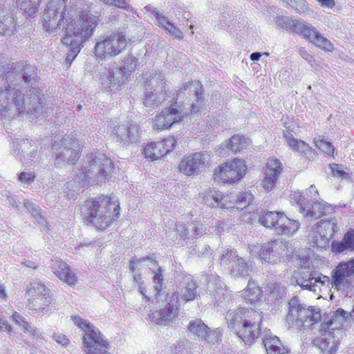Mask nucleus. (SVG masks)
Returning <instances> with one entry per match:
<instances>
[{"label": "nucleus", "instance_id": "obj_1", "mask_svg": "<svg viewBox=\"0 0 354 354\" xmlns=\"http://www.w3.org/2000/svg\"><path fill=\"white\" fill-rule=\"evenodd\" d=\"M69 0H50L44 14L42 26L46 32L57 28L62 31L61 41L69 46L66 62L71 66L84 44L93 36L101 21V15L93 12L87 4L78 8L68 5Z\"/></svg>", "mask_w": 354, "mask_h": 354}, {"label": "nucleus", "instance_id": "obj_2", "mask_svg": "<svg viewBox=\"0 0 354 354\" xmlns=\"http://www.w3.org/2000/svg\"><path fill=\"white\" fill-rule=\"evenodd\" d=\"M120 210V202L113 194H100L86 200L81 214L85 223L104 230L118 219Z\"/></svg>", "mask_w": 354, "mask_h": 354}, {"label": "nucleus", "instance_id": "obj_3", "mask_svg": "<svg viewBox=\"0 0 354 354\" xmlns=\"http://www.w3.org/2000/svg\"><path fill=\"white\" fill-rule=\"evenodd\" d=\"M262 318L258 311L243 307L228 311L226 315L228 327L248 344L253 343L259 337Z\"/></svg>", "mask_w": 354, "mask_h": 354}, {"label": "nucleus", "instance_id": "obj_4", "mask_svg": "<svg viewBox=\"0 0 354 354\" xmlns=\"http://www.w3.org/2000/svg\"><path fill=\"white\" fill-rule=\"evenodd\" d=\"M71 319L77 327L84 332L82 339L85 354H109L108 353L109 346L108 342L90 322L82 319L78 315L71 316Z\"/></svg>", "mask_w": 354, "mask_h": 354}, {"label": "nucleus", "instance_id": "obj_5", "mask_svg": "<svg viewBox=\"0 0 354 354\" xmlns=\"http://www.w3.org/2000/svg\"><path fill=\"white\" fill-rule=\"evenodd\" d=\"M127 43L124 31H113L95 43L93 55L98 60L115 57L126 48Z\"/></svg>", "mask_w": 354, "mask_h": 354}, {"label": "nucleus", "instance_id": "obj_6", "mask_svg": "<svg viewBox=\"0 0 354 354\" xmlns=\"http://www.w3.org/2000/svg\"><path fill=\"white\" fill-rule=\"evenodd\" d=\"M253 195L250 191L241 192L238 195L232 194L223 195L216 191H211L204 197L205 203L209 206L222 209H243L253 202Z\"/></svg>", "mask_w": 354, "mask_h": 354}, {"label": "nucleus", "instance_id": "obj_7", "mask_svg": "<svg viewBox=\"0 0 354 354\" xmlns=\"http://www.w3.org/2000/svg\"><path fill=\"white\" fill-rule=\"evenodd\" d=\"M260 224L274 230L277 234L290 236L299 228V221L288 218L283 212H263L259 218Z\"/></svg>", "mask_w": 354, "mask_h": 354}, {"label": "nucleus", "instance_id": "obj_8", "mask_svg": "<svg viewBox=\"0 0 354 354\" xmlns=\"http://www.w3.org/2000/svg\"><path fill=\"white\" fill-rule=\"evenodd\" d=\"M248 167L242 158H235L216 167L213 173L215 182L233 185L240 181L247 174Z\"/></svg>", "mask_w": 354, "mask_h": 354}, {"label": "nucleus", "instance_id": "obj_9", "mask_svg": "<svg viewBox=\"0 0 354 354\" xmlns=\"http://www.w3.org/2000/svg\"><path fill=\"white\" fill-rule=\"evenodd\" d=\"M320 319L321 312L318 308L295 304L290 305L286 320L290 327L301 330L315 325Z\"/></svg>", "mask_w": 354, "mask_h": 354}, {"label": "nucleus", "instance_id": "obj_10", "mask_svg": "<svg viewBox=\"0 0 354 354\" xmlns=\"http://www.w3.org/2000/svg\"><path fill=\"white\" fill-rule=\"evenodd\" d=\"M88 167L80 174V178L85 182H91L95 177L97 180L106 178L114 172L115 165L111 159L105 153L93 152L88 158Z\"/></svg>", "mask_w": 354, "mask_h": 354}, {"label": "nucleus", "instance_id": "obj_11", "mask_svg": "<svg viewBox=\"0 0 354 354\" xmlns=\"http://www.w3.org/2000/svg\"><path fill=\"white\" fill-rule=\"evenodd\" d=\"M153 86L155 92L147 91L143 98V104L147 107L154 108L161 104L167 97V86L164 75L160 72L146 73L145 86Z\"/></svg>", "mask_w": 354, "mask_h": 354}, {"label": "nucleus", "instance_id": "obj_12", "mask_svg": "<svg viewBox=\"0 0 354 354\" xmlns=\"http://www.w3.org/2000/svg\"><path fill=\"white\" fill-rule=\"evenodd\" d=\"M177 146V139L169 136L160 141L150 142L142 145V153L149 161H155L161 159L170 152L173 151Z\"/></svg>", "mask_w": 354, "mask_h": 354}, {"label": "nucleus", "instance_id": "obj_13", "mask_svg": "<svg viewBox=\"0 0 354 354\" xmlns=\"http://www.w3.org/2000/svg\"><path fill=\"white\" fill-rule=\"evenodd\" d=\"M178 107L177 99H174L169 106L165 107L153 119V128L159 131L166 130L174 124L183 121L185 115Z\"/></svg>", "mask_w": 354, "mask_h": 354}, {"label": "nucleus", "instance_id": "obj_14", "mask_svg": "<svg viewBox=\"0 0 354 354\" xmlns=\"http://www.w3.org/2000/svg\"><path fill=\"white\" fill-rule=\"evenodd\" d=\"M353 274L354 259L340 262L332 272V286L337 290L348 289L351 286V277Z\"/></svg>", "mask_w": 354, "mask_h": 354}, {"label": "nucleus", "instance_id": "obj_15", "mask_svg": "<svg viewBox=\"0 0 354 354\" xmlns=\"http://www.w3.org/2000/svg\"><path fill=\"white\" fill-rule=\"evenodd\" d=\"M210 155L206 152H194L185 156L178 169L185 175L191 176L209 164Z\"/></svg>", "mask_w": 354, "mask_h": 354}, {"label": "nucleus", "instance_id": "obj_16", "mask_svg": "<svg viewBox=\"0 0 354 354\" xmlns=\"http://www.w3.org/2000/svg\"><path fill=\"white\" fill-rule=\"evenodd\" d=\"M297 203L299 205V212L304 216L312 220H317L326 214L328 207L326 204L319 201L310 203L301 194L296 198Z\"/></svg>", "mask_w": 354, "mask_h": 354}, {"label": "nucleus", "instance_id": "obj_17", "mask_svg": "<svg viewBox=\"0 0 354 354\" xmlns=\"http://www.w3.org/2000/svg\"><path fill=\"white\" fill-rule=\"evenodd\" d=\"M281 242L271 240L263 243L259 252V258L266 263L274 264L281 261V251L283 250Z\"/></svg>", "mask_w": 354, "mask_h": 354}, {"label": "nucleus", "instance_id": "obj_18", "mask_svg": "<svg viewBox=\"0 0 354 354\" xmlns=\"http://www.w3.org/2000/svg\"><path fill=\"white\" fill-rule=\"evenodd\" d=\"M11 320L17 325L21 330L30 339H35L40 337V333L36 326L28 322L19 313L13 311L10 316Z\"/></svg>", "mask_w": 354, "mask_h": 354}, {"label": "nucleus", "instance_id": "obj_19", "mask_svg": "<svg viewBox=\"0 0 354 354\" xmlns=\"http://www.w3.org/2000/svg\"><path fill=\"white\" fill-rule=\"evenodd\" d=\"M53 295L51 292H49L46 295H42L39 297H35L33 299L28 300L27 306L30 310L37 313H44L50 309V306L53 303Z\"/></svg>", "mask_w": 354, "mask_h": 354}, {"label": "nucleus", "instance_id": "obj_20", "mask_svg": "<svg viewBox=\"0 0 354 354\" xmlns=\"http://www.w3.org/2000/svg\"><path fill=\"white\" fill-rule=\"evenodd\" d=\"M250 145V140L243 135L234 134L226 142V148L236 154L246 149Z\"/></svg>", "mask_w": 354, "mask_h": 354}, {"label": "nucleus", "instance_id": "obj_21", "mask_svg": "<svg viewBox=\"0 0 354 354\" xmlns=\"http://www.w3.org/2000/svg\"><path fill=\"white\" fill-rule=\"evenodd\" d=\"M243 299L250 304L260 301L263 297V290L254 281H249L246 288L242 293Z\"/></svg>", "mask_w": 354, "mask_h": 354}, {"label": "nucleus", "instance_id": "obj_22", "mask_svg": "<svg viewBox=\"0 0 354 354\" xmlns=\"http://www.w3.org/2000/svg\"><path fill=\"white\" fill-rule=\"evenodd\" d=\"M290 28L293 32L303 35L304 37L308 39H310L312 37L315 39L316 35L319 33L316 28L313 27L311 25L304 24L297 20H293L292 21V24H290Z\"/></svg>", "mask_w": 354, "mask_h": 354}, {"label": "nucleus", "instance_id": "obj_23", "mask_svg": "<svg viewBox=\"0 0 354 354\" xmlns=\"http://www.w3.org/2000/svg\"><path fill=\"white\" fill-rule=\"evenodd\" d=\"M188 330L201 340H207L210 332L207 326L201 319L190 322L188 325Z\"/></svg>", "mask_w": 354, "mask_h": 354}, {"label": "nucleus", "instance_id": "obj_24", "mask_svg": "<svg viewBox=\"0 0 354 354\" xmlns=\"http://www.w3.org/2000/svg\"><path fill=\"white\" fill-rule=\"evenodd\" d=\"M50 292L46 286L39 281H33L30 283L26 292L27 300L33 299L42 295H46Z\"/></svg>", "mask_w": 354, "mask_h": 354}, {"label": "nucleus", "instance_id": "obj_25", "mask_svg": "<svg viewBox=\"0 0 354 354\" xmlns=\"http://www.w3.org/2000/svg\"><path fill=\"white\" fill-rule=\"evenodd\" d=\"M283 136L290 148L296 152L306 153L312 149L308 143L302 140L295 138L291 133H284Z\"/></svg>", "mask_w": 354, "mask_h": 354}, {"label": "nucleus", "instance_id": "obj_26", "mask_svg": "<svg viewBox=\"0 0 354 354\" xmlns=\"http://www.w3.org/2000/svg\"><path fill=\"white\" fill-rule=\"evenodd\" d=\"M267 354H283L285 348L277 336H268L263 340Z\"/></svg>", "mask_w": 354, "mask_h": 354}, {"label": "nucleus", "instance_id": "obj_27", "mask_svg": "<svg viewBox=\"0 0 354 354\" xmlns=\"http://www.w3.org/2000/svg\"><path fill=\"white\" fill-rule=\"evenodd\" d=\"M138 61L137 59L129 56L126 57L122 66L120 67V70L122 73V82L118 81V84H124L126 80H127L128 77L136 69Z\"/></svg>", "mask_w": 354, "mask_h": 354}, {"label": "nucleus", "instance_id": "obj_28", "mask_svg": "<svg viewBox=\"0 0 354 354\" xmlns=\"http://www.w3.org/2000/svg\"><path fill=\"white\" fill-rule=\"evenodd\" d=\"M315 146L326 156L334 157L336 153V149L333 145L324 138V136H319L314 140Z\"/></svg>", "mask_w": 354, "mask_h": 354}, {"label": "nucleus", "instance_id": "obj_29", "mask_svg": "<svg viewBox=\"0 0 354 354\" xmlns=\"http://www.w3.org/2000/svg\"><path fill=\"white\" fill-rule=\"evenodd\" d=\"M178 315V308L172 302H167L165 306L158 312V319L159 322L171 321L176 317Z\"/></svg>", "mask_w": 354, "mask_h": 354}, {"label": "nucleus", "instance_id": "obj_30", "mask_svg": "<svg viewBox=\"0 0 354 354\" xmlns=\"http://www.w3.org/2000/svg\"><path fill=\"white\" fill-rule=\"evenodd\" d=\"M283 169L281 161L276 157H271L267 160L265 166V174L278 177Z\"/></svg>", "mask_w": 354, "mask_h": 354}, {"label": "nucleus", "instance_id": "obj_31", "mask_svg": "<svg viewBox=\"0 0 354 354\" xmlns=\"http://www.w3.org/2000/svg\"><path fill=\"white\" fill-rule=\"evenodd\" d=\"M52 270L54 274L61 281L66 274L71 270L70 266L62 260H57L52 266Z\"/></svg>", "mask_w": 354, "mask_h": 354}, {"label": "nucleus", "instance_id": "obj_32", "mask_svg": "<svg viewBox=\"0 0 354 354\" xmlns=\"http://www.w3.org/2000/svg\"><path fill=\"white\" fill-rule=\"evenodd\" d=\"M52 270L54 274L61 281L66 274L71 270L70 266L62 260H57L52 266Z\"/></svg>", "mask_w": 354, "mask_h": 354}, {"label": "nucleus", "instance_id": "obj_33", "mask_svg": "<svg viewBox=\"0 0 354 354\" xmlns=\"http://www.w3.org/2000/svg\"><path fill=\"white\" fill-rule=\"evenodd\" d=\"M297 281L302 287H310L315 285L316 282L324 283L325 281H321L320 278L312 277L309 272H305L301 274L300 277H297Z\"/></svg>", "mask_w": 354, "mask_h": 354}, {"label": "nucleus", "instance_id": "obj_34", "mask_svg": "<svg viewBox=\"0 0 354 354\" xmlns=\"http://www.w3.org/2000/svg\"><path fill=\"white\" fill-rule=\"evenodd\" d=\"M314 44L322 50L331 52L333 50V45L327 38L323 37L319 32L315 37Z\"/></svg>", "mask_w": 354, "mask_h": 354}, {"label": "nucleus", "instance_id": "obj_35", "mask_svg": "<svg viewBox=\"0 0 354 354\" xmlns=\"http://www.w3.org/2000/svg\"><path fill=\"white\" fill-rule=\"evenodd\" d=\"M196 288L197 286L195 283H188L185 288V291L183 294V298L186 301L194 300L196 297Z\"/></svg>", "mask_w": 354, "mask_h": 354}, {"label": "nucleus", "instance_id": "obj_36", "mask_svg": "<svg viewBox=\"0 0 354 354\" xmlns=\"http://www.w3.org/2000/svg\"><path fill=\"white\" fill-rule=\"evenodd\" d=\"M163 275H162V270L160 267L158 268L156 272H154V275L153 277V281L155 283L158 284V286L156 289L155 295L156 297L158 298L162 290V283H163Z\"/></svg>", "mask_w": 354, "mask_h": 354}, {"label": "nucleus", "instance_id": "obj_37", "mask_svg": "<svg viewBox=\"0 0 354 354\" xmlns=\"http://www.w3.org/2000/svg\"><path fill=\"white\" fill-rule=\"evenodd\" d=\"M277 178L275 176L265 174L261 181L262 187L268 192L271 191L276 186Z\"/></svg>", "mask_w": 354, "mask_h": 354}, {"label": "nucleus", "instance_id": "obj_38", "mask_svg": "<svg viewBox=\"0 0 354 354\" xmlns=\"http://www.w3.org/2000/svg\"><path fill=\"white\" fill-rule=\"evenodd\" d=\"M147 261H150L153 265H157L158 262L153 259L149 256L143 257L140 259H133L130 261L129 268L131 272H135L138 268V265H140L142 262H145Z\"/></svg>", "mask_w": 354, "mask_h": 354}, {"label": "nucleus", "instance_id": "obj_39", "mask_svg": "<svg viewBox=\"0 0 354 354\" xmlns=\"http://www.w3.org/2000/svg\"><path fill=\"white\" fill-rule=\"evenodd\" d=\"M329 168L333 176L340 178H348L349 175L343 169L341 165L336 163L329 164Z\"/></svg>", "mask_w": 354, "mask_h": 354}, {"label": "nucleus", "instance_id": "obj_40", "mask_svg": "<svg viewBox=\"0 0 354 354\" xmlns=\"http://www.w3.org/2000/svg\"><path fill=\"white\" fill-rule=\"evenodd\" d=\"M0 330L6 332L8 334L11 335L14 333V327L10 324L6 318L3 315L2 312L0 310Z\"/></svg>", "mask_w": 354, "mask_h": 354}, {"label": "nucleus", "instance_id": "obj_41", "mask_svg": "<svg viewBox=\"0 0 354 354\" xmlns=\"http://www.w3.org/2000/svg\"><path fill=\"white\" fill-rule=\"evenodd\" d=\"M138 127L136 124H131L128 127L127 139L131 142H135L138 137Z\"/></svg>", "mask_w": 354, "mask_h": 354}, {"label": "nucleus", "instance_id": "obj_42", "mask_svg": "<svg viewBox=\"0 0 354 354\" xmlns=\"http://www.w3.org/2000/svg\"><path fill=\"white\" fill-rule=\"evenodd\" d=\"M66 277L62 279V281L71 287L75 286L78 283V278L76 274L71 270L65 275Z\"/></svg>", "mask_w": 354, "mask_h": 354}, {"label": "nucleus", "instance_id": "obj_43", "mask_svg": "<svg viewBox=\"0 0 354 354\" xmlns=\"http://www.w3.org/2000/svg\"><path fill=\"white\" fill-rule=\"evenodd\" d=\"M157 25L159 27H162L167 31L174 28V24L170 22L165 16L156 14Z\"/></svg>", "mask_w": 354, "mask_h": 354}, {"label": "nucleus", "instance_id": "obj_44", "mask_svg": "<svg viewBox=\"0 0 354 354\" xmlns=\"http://www.w3.org/2000/svg\"><path fill=\"white\" fill-rule=\"evenodd\" d=\"M332 251L337 253H340L346 249H348V245L344 241V237L342 241H334L331 244Z\"/></svg>", "mask_w": 354, "mask_h": 354}, {"label": "nucleus", "instance_id": "obj_45", "mask_svg": "<svg viewBox=\"0 0 354 354\" xmlns=\"http://www.w3.org/2000/svg\"><path fill=\"white\" fill-rule=\"evenodd\" d=\"M344 241L348 245V249L354 250V230H350L344 234Z\"/></svg>", "mask_w": 354, "mask_h": 354}, {"label": "nucleus", "instance_id": "obj_46", "mask_svg": "<svg viewBox=\"0 0 354 354\" xmlns=\"http://www.w3.org/2000/svg\"><path fill=\"white\" fill-rule=\"evenodd\" d=\"M35 175L32 173H26V172H21L19 175V179L20 181L24 182L25 183H30L32 182L35 179Z\"/></svg>", "mask_w": 354, "mask_h": 354}, {"label": "nucleus", "instance_id": "obj_47", "mask_svg": "<svg viewBox=\"0 0 354 354\" xmlns=\"http://www.w3.org/2000/svg\"><path fill=\"white\" fill-rule=\"evenodd\" d=\"M54 339L57 343L61 344L64 346H66V345L69 344V343H70V341L67 338V337L63 334H58V335H54Z\"/></svg>", "mask_w": 354, "mask_h": 354}, {"label": "nucleus", "instance_id": "obj_48", "mask_svg": "<svg viewBox=\"0 0 354 354\" xmlns=\"http://www.w3.org/2000/svg\"><path fill=\"white\" fill-rule=\"evenodd\" d=\"M322 8H333L335 6V0H316Z\"/></svg>", "mask_w": 354, "mask_h": 354}, {"label": "nucleus", "instance_id": "obj_49", "mask_svg": "<svg viewBox=\"0 0 354 354\" xmlns=\"http://www.w3.org/2000/svg\"><path fill=\"white\" fill-rule=\"evenodd\" d=\"M299 54L304 59H305L309 63L313 62L314 60L313 55L308 53L305 48H301L299 49Z\"/></svg>", "mask_w": 354, "mask_h": 354}, {"label": "nucleus", "instance_id": "obj_50", "mask_svg": "<svg viewBox=\"0 0 354 354\" xmlns=\"http://www.w3.org/2000/svg\"><path fill=\"white\" fill-rule=\"evenodd\" d=\"M315 344L319 346V348L324 352L328 350V344H326V338H318L315 339Z\"/></svg>", "mask_w": 354, "mask_h": 354}, {"label": "nucleus", "instance_id": "obj_51", "mask_svg": "<svg viewBox=\"0 0 354 354\" xmlns=\"http://www.w3.org/2000/svg\"><path fill=\"white\" fill-rule=\"evenodd\" d=\"M112 6L122 9L127 10L129 8V4L126 0H113Z\"/></svg>", "mask_w": 354, "mask_h": 354}, {"label": "nucleus", "instance_id": "obj_52", "mask_svg": "<svg viewBox=\"0 0 354 354\" xmlns=\"http://www.w3.org/2000/svg\"><path fill=\"white\" fill-rule=\"evenodd\" d=\"M167 31L178 39H182L183 38V32L180 31V29L176 28L174 25V28H172L171 30H168Z\"/></svg>", "mask_w": 354, "mask_h": 354}, {"label": "nucleus", "instance_id": "obj_53", "mask_svg": "<svg viewBox=\"0 0 354 354\" xmlns=\"http://www.w3.org/2000/svg\"><path fill=\"white\" fill-rule=\"evenodd\" d=\"M8 26L4 25L3 22L0 21V35H5L8 31Z\"/></svg>", "mask_w": 354, "mask_h": 354}, {"label": "nucleus", "instance_id": "obj_54", "mask_svg": "<svg viewBox=\"0 0 354 354\" xmlns=\"http://www.w3.org/2000/svg\"><path fill=\"white\" fill-rule=\"evenodd\" d=\"M0 298L3 300H6L8 299V296L6 292L5 287L3 285L0 286Z\"/></svg>", "mask_w": 354, "mask_h": 354}, {"label": "nucleus", "instance_id": "obj_55", "mask_svg": "<svg viewBox=\"0 0 354 354\" xmlns=\"http://www.w3.org/2000/svg\"><path fill=\"white\" fill-rule=\"evenodd\" d=\"M261 56V54L260 53H253L250 55V59L252 61H255L259 59V57Z\"/></svg>", "mask_w": 354, "mask_h": 354}, {"label": "nucleus", "instance_id": "obj_56", "mask_svg": "<svg viewBox=\"0 0 354 354\" xmlns=\"http://www.w3.org/2000/svg\"><path fill=\"white\" fill-rule=\"evenodd\" d=\"M346 314V312L342 310V309H338L336 310L335 312V316H339V317H344V315Z\"/></svg>", "mask_w": 354, "mask_h": 354}, {"label": "nucleus", "instance_id": "obj_57", "mask_svg": "<svg viewBox=\"0 0 354 354\" xmlns=\"http://www.w3.org/2000/svg\"><path fill=\"white\" fill-rule=\"evenodd\" d=\"M192 84V82H190L185 83L182 86V87L178 90V92H181L183 90H186L191 86Z\"/></svg>", "mask_w": 354, "mask_h": 354}, {"label": "nucleus", "instance_id": "obj_58", "mask_svg": "<svg viewBox=\"0 0 354 354\" xmlns=\"http://www.w3.org/2000/svg\"><path fill=\"white\" fill-rule=\"evenodd\" d=\"M79 157H80V153H79V151H77V152H75V153H74V156H73V158H72V159H71V161H72L73 162H74L75 161L77 160V159L79 158Z\"/></svg>", "mask_w": 354, "mask_h": 354}, {"label": "nucleus", "instance_id": "obj_59", "mask_svg": "<svg viewBox=\"0 0 354 354\" xmlns=\"http://www.w3.org/2000/svg\"><path fill=\"white\" fill-rule=\"evenodd\" d=\"M140 293H141V295H143V298H145V301H149V297H147L145 295V292H144V290H143V288H142V287H140Z\"/></svg>", "mask_w": 354, "mask_h": 354}, {"label": "nucleus", "instance_id": "obj_60", "mask_svg": "<svg viewBox=\"0 0 354 354\" xmlns=\"http://www.w3.org/2000/svg\"><path fill=\"white\" fill-rule=\"evenodd\" d=\"M108 79L109 80V81L111 82H113L114 84H115L113 75L111 74V73H109V74Z\"/></svg>", "mask_w": 354, "mask_h": 354}, {"label": "nucleus", "instance_id": "obj_61", "mask_svg": "<svg viewBox=\"0 0 354 354\" xmlns=\"http://www.w3.org/2000/svg\"><path fill=\"white\" fill-rule=\"evenodd\" d=\"M179 232V235L180 236H187L188 234V232H187V230L186 228H185V231L184 232Z\"/></svg>", "mask_w": 354, "mask_h": 354}, {"label": "nucleus", "instance_id": "obj_62", "mask_svg": "<svg viewBox=\"0 0 354 354\" xmlns=\"http://www.w3.org/2000/svg\"><path fill=\"white\" fill-rule=\"evenodd\" d=\"M26 265L27 267L33 268L35 270L38 268V266L35 265V264H33V263L26 264Z\"/></svg>", "mask_w": 354, "mask_h": 354}, {"label": "nucleus", "instance_id": "obj_63", "mask_svg": "<svg viewBox=\"0 0 354 354\" xmlns=\"http://www.w3.org/2000/svg\"><path fill=\"white\" fill-rule=\"evenodd\" d=\"M335 351H336L335 347H331V348L328 350V351H329V353H330V354H331V353H333V352H335Z\"/></svg>", "mask_w": 354, "mask_h": 354}, {"label": "nucleus", "instance_id": "obj_64", "mask_svg": "<svg viewBox=\"0 0 354 354\" xmlns=\"http://www.w3.org/2000/svg\"><path fill=\"white\" fill-rule=\"evenodd\" d=\"M283 126L287 128V129H289L290 128V126H289V123L286 121L284 122L283 123Z\"/></svg>", "mask_w": 354, "mask_h": 354}]
</instances>
